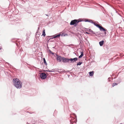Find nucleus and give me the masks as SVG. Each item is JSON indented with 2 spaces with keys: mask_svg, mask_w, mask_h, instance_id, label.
<instances>
[{
  "mask_svg": "<svg viewBox=\"0 0 124 124\" xmlns=\"http://www.w3.org/2000/svg\"><path fill=\"white\" fill-rule=\"evenodd\" d=\"M29 112L30 113V112Z\"/></svg>",
  "mask_w": 124,
  "mask_h": 124,
  "instance_id": "62",
  "label": "nucleus"
},
{
  "mask_svg": "<svg viewBox=\"0 0 124 124\" xmlns=\"http://www.w3.org/2000/svg\"><path fill=\"white\" fill-rule=\"evenodd\" d=\"M43 60L44 61V62L45 65L47 66V64L46 60L44 58H43Z\"/></svg>",
  "mask_w": 124,
  "mask_h": 124,
  "instance_id": "23",
  "label": "nucleus"
},
{
  "mask_svg": "<svg viewBox=\"0 0 124 124\" xmlns=\"http://www.w3.org/2000/svg\"><path fill=\"white\" fill-rule=\"evenodd\" d=\"M114 74H112V76H114Z\"/></svg>",
  "mask_w": 124,
  "mask_h": 124,
  "instance_id": "47",
  "label": "nucleus"
},
{
  "mask_svg": "<svg viewBox=\"0 0 124 124\" xmlns=\"http://www.w3.org/2000/svg\"><path fill=\"white\" fill-rule=\"evenodd\" d=\"M100 33V32L99 31H98V32H96V33H97L98 35H101V33Z\"/></svg>",
  "mask_w": 124,
  "mask_h": 124,
  "instance_id": "34",
  "label": "nucleus"
},
{
  "mask_svg": "<svg viewBox=\"0 0 124 124\" xmlns=\"http://www.w3.org/2000/svg\"><path fill=\"white\" fill-rule=\"evenodd\" d=\"M29 112L30 113V112Z\"/></svg>",
  "mask_w": 124,
  "mask_h": 124,
  "instance_id": "61",
  "label": "nucleus"
},
{
  "mask_svg": "<svg viewBox=\"0 0 124 124\" xmlns=\"http://www.w3.org/2000/svg\"><path fill=\"white\" fill-rule=\"evenodd\" d=\"M39 27H38V29L37 30V31L36 33H38L39 32Z\"/></svg>",
  "mask_w": 124,
  "mask_h": 124,
  "instance_id": "39",
  "label": "nucleus"
},
{
  "mask_svg": "<svg viewBox=\"0 0 124 124\" xmlns=\"http://www.w3.org/2000/svg\"><path fill=\"white\" fill-rule=\"evenodd\" d=\"M6 63L8 64V65L9 66H11L12 67H13V66H12L9 63H8V62H6Z\"/></svg>",
  "mask_w": 124,
  "mask_h": 124,
  "instance_id": "38",
  "label": "nucleus"
},
{
  "mask_svg": "<svg viewBox=\"0 0 124 124\" xmlns=\"http://www.w3.org/2000/svg\"><path fill=\"white\" fill-rule=\"evenodd\" d=\"M96 22L97 23L98 22L97 21L95 22L94 21L92 20V22H91V23L93 24L94 25L98 28L100 29L101 28V26H102L101 24H98L97 23L95 22Z\"/></svg>",
  "mask_w": 124,
  "mask_h": 124,
  "instance_id": "3",
  "label": "nucleus"
},
{
  "mask_svg": "<svg viewBox=\"0 0 124 124\" xmlns=\"http://www.w3.org/2000/svg\"><path fill=\"white\" fill-rule=\"evenodd\" d=\"M122 79L121 77H119L116 79V82L118 84H119L122 82Z\"/></svg>",
  "mask_w": 124,
  "mask_h": 124,
  "instance_id": "12",
  "label": "nucleus"
},
{
  "mask_svg": "<svg viewBox=\"0 0 124 124\" xmlns=\"http://www.w3.org/2000/svg\"><path fill=\"white\" fill-rule=\"evenodd\" d=\"M61 35V33H57L54 35H53L54 37V38H60Z\"/></svg>",
  "mask_w": 124,
  "mask_h": 124,
  "instance_id": "10",
  "label": "nucleus"
},
{
  "mask_svg": "<svg viewBox=\"0 0 124 124\" xmlns=\"http://www.w3.org/2000/svg\"><path fill=\"white\" fill-rule=\"evenodd\" d=\"M46 35V34L45 32V30L44 29V30H43V32H42V35H43L44 37H45Z\"/></svg>",
  "mask_w": 124,
  "mask_h": 124,
  "instance_id": "22",
  "label": "nucleus"
},
{
  "mask_svg": "<svg viewBox=\"0 0 124 124\" xmlns=\"http://www.w3.org/2000/svg\"><path fill=\"white\" fill-rule=\"evenodd\" d=\"M82 63V62H79L77 63V66H80L81 64Z\"/></svg>",
  "mask_w": 124,
  "mask_h": 124,
  "instance_id": "27",
  "label": "nucleus"
},
{
  "mask_svg": "<svg viewBox=\"0 0 124 124\" xmlns=\"http://www.w3.org/2000/svg\"><path fill=\"white\" fill-rule=\"evenodd\" d=\"M31 34V32H30L29 33H27V34L26 35V36H27V38L26 39H28V38H29L30 37V35Z\"/></svg>",
  "mask_w": 124,
  "mask_h": 124,
  "instance_id": "19",
  "label": "nucleus"
},
{
  "mask_svg": "<svg viewBox=\"0 0 124 124\" xmlns=\"http://www.w3.org/2000/svg\"><path fill=\"white\" fill-rule=\"evenodd\" d=\"M78 20V21H81L79 22H83L84 21L83 20H82L81 19H79Z\"/></svg>",
  "mask_w": 124,
  "mask_h": 124,
  "instance_id": "33",
  "label": "nucleus"
},
{
  "mask_svg": "<svg viewBox=\"0 0 124 124\" xmlns=\"http://www.w3.org/2000/svg\"><path fill=\"white\" fill-rule=\"evenodd\" d=\"M68 35L67 33H62L61 36H67Z\"/></svg>",
  "mask_w": 124,
  "mask_h": 124,
  "instance_id": "25",
  "label": "nucleus"
},
{
  "mask_svg": "<svg viewBox=\"0 0 124 124\" xmlns=\"http://www.w3.org/2000/svg\"><path fill=\"white\" fill-rule=\"evenodd\" d=\"M75 116H76V118L77 117V116H76V115H75Z\"/></svg>",
  "mask_w": 124,
  "mask_h": 124,
  "instance_id": "57",
  "label": "nucleus"
},
{
  "mask_svg": "<svg viewBox=\"0 0 124 124\" xmlns=\"http://www.w3.org/2000/svg\"><path fill=\"white\" fill-rule=\"evenodd\" d=\"M73 118V119H71L70 121V123L73 124V123H76L77 121V119H75L74 117Z\"/></svg>",
  "mask_w": 124,
  "mask_h": 124,
  "instance_id": "11",
  "label": "nucleus"
},
{
  "mask_svg": "<svg viewBox=\"0 0 124 124\" xmlns=\"http://www.w3.org/2000/svg\"><path fill=\"white\" fill-rule=\"evenodd\" d=\"M15 41H17V42H18V43H16V45L17 46H18L19 44L20 45V43L19 42H20V41H19V39H15Z\"/></svg>",
  "mask_w": 124,
  "mask_h": 124,
  "instance_id": "16",
  "label": "nucleus"
},
{
  "mask_svg": "<svg viewBox=\"0 0 124 124\" xmlns=\"http://www.w3.org/2000/svg\"><path fill=\"white\" fill-rule=\"evenodd\" d=\"M104 48L105 49L108 50L109 49V47L107 45L104 44L103 46Z\"/></svg>",
  "mask_w": 124,
  "mask_h": 124,
  "instance_id": "15",
  "label": "nucleus"
},
{
  "mask_svg": "<svg viewBox=\"0 0 124 124\" xmlns=\"http://www.w3.org/2000/svg\"><path fill=\"white\" fill-rule=\"evenodd\" d=\"M51 70H49V69L46 70H44V71H46V72H51L52 71Z\"/></svg>",
  "mask_w": 124,
  "mask_h": 124,
  "instance_id": "36",
  "label": "nucleus"
},
{
  "mask_svg": "<svg viewBox=\"0 0 124 124\" xmlns=\"http://www.w3.org/2000/svg\"><path fill=\"white\" fill-rule=\"evenodd\" d=\"M116 78V77H115L114 78H113L114 79H115Z\"/></svg>",
  "mask_w": 124,
  "mask_h": 124,
  "instance_id": "53",
  "label": "nucleus"
},
{
  "mask_svg": "<svg viewBox=\"0 0 124 124\" xmlns=\"http://www.w3.org/2000/svg\"><path fill=\"white\" fill-rule=\"evenodd\" d=\"M18 20H20V19H18L17 18L16 19H14L13 20L14 21H18Z\"/></svg>",
  "mask_w": 124,
  "mask_h": 124,
  "instance_id": "35",
  "label": "nucleus"
},
{
  "mask_svg": "<svg viewBox=\"0 0 124 124\" xmlns=\"http://www.w3.org/2000/svg\"><path fill=\"white\" fill-rule=\"evenodd\" d=\"M68 77H69V76H70V75H68Z\"/></svg>",
  "mask_w": 124,
  "mask_h": 124,
  "instance_id": "55",
  "label": "nucleus"
},
{
  "mask_svg": "<svg viewBox=\"0 0 124 124\" xmlns=\"http://www.w3.org/2000/svg\"><path fill=\"white\" fill-rule=\"evenodd\" d=\"M46 16H48V15L47 14H45Z\"/></svg>",
  "mask_w": 124,
  "mask_h": 124,
  "instance_id": "52",
  "label": "nucleus"
},
{
  "mask_svg": "<svg viewBox=\"0 0 124 124\" xmlns=\"http://www.w3.org/2000/svg\"><path fill=\"white\" fill-rule=\"evenodd\" d=\"M108 4V5H109V6H111H111L109 4Z\"/></svg>",
  "mask_w": 124,
  "mask_h": 124,
  "instance_id": "51",
  "label": "nucleus"
},
{
  "mask_svg": "<svg viewBox=\"0 0 124 124\" xmlns=\"http://www.w3.org/2000/svg\"><path fill=\"white\" fill-rule=\"evenodd\" d=\"M85 40L87 42H88V43H89V42L87 39L85 38Z\"/></svg>",
  "mask_w": 124,
  "mask_h": 124,
  "instance_id": "41",
  "label": "nucleus"
},
{
  "mask_svg": "<svg viewBox=\"0 0 124 124\" xmlns=\"http://www.w3.org/2000/svg\"><path fill=\"white\" fill-rule=\"evenodd\" d=\"M118 83H113L112 84V87H113L114 86H115V85H117L118 84Z\"/></svg>",
  "mask_w": 124,
  "mask_h": 124,
  "instance_id": "28",
  "label": "nucleus"
},
{
  "mask_svg": "<svg viewBox=\"0 0 124 124\" xmlns=\"http://www.w3.org/2000/svg\"><path fill=\"white\" fill-rule=\"evenodd\" d=\"M104 41L103 40H102L99 42V43L100 46H102L104 45Z\"/></svg>",
  "mask_w": 124,
  "mask_h": 124,
  "instance_id": "14",
  "label": "nucleus"
},
{
  "mask_svg": "<svg viewBox=\"0 0 124 124\" xmlns=\"http://www.w3.org/2000/svg\"><path fill=\"white\" fill-rule=\"evenodd\" d=\"M85 33L86 34H90V33H89L88 32H87L86 31V32H85Z\"/></svg>",
  "mask_w": 124,
  "mask_h": 124,
  "instance_id": "44",
  "label": "nucleus"
},
{
  "mask_svg": "<svg viewBox=\"0 0 124 124\" xmlns=\"http://www.w3.org/2000/svg\"><path fill=\"white\" fill-rule=\"evenodd\" d=\"M81 52V54L78 57V58H82L84 55V54L83 52Z\"/></svg>",
  "mask_w": 124,
  "mask_h": 124,
  "instance_id": "20",
  "label": "nucleus"
},
{
  "mask_svg": "<svg viewBox=\"0 0 124 124\" xmlns=\"http://www.w3.org/2000/svg\"><path fill=\"white\" fill-rule=\"evenodd\" d=\"M90 76L92 77L93 76L94 72L93 71H90L89 73Z\"/></svg>",
  "mask_w": 124,
  "mask_h": 124,
  "instance_id": "17",
  "label": "nucleus"
},
{
  "mask_svg": "<svg viewBox=\"0 0 124 124\" xmlns=\"http://www.w3.org/2000/svg\"><path fill=\"white\" fill-rule=\"evenodd\" d=\"M57 56L56 59L57 61L59 62H61L62 60L63 57H62L61 56H59L58 55L56 54Z\"/></svg>",
  "mask_w": 124,
  "mask_h": 124,
  "instance_id": "7",
  "label": "nucleus"
},
{
  "mask_svg": "<svg viewBox=\"0 0 124 124\" xmlns=\"http://www.w3.org/2000/svg\"><path fill=\"white\" fill-rule=\"evenodd\" d=\"M40 64L41 65V66L42 67H43L44 68V65H43V63H41V62H40ZM43 68L44 69V68Z\"/></svg>",
  "mask_w": 124,
  "mask_h": 124,
  "instance_id": "37",
  "label": "nucleus"
},
{
  "mask_svg": "<svg viewBox=\"0 0 124 124\" xmlns=\"http://www.w3.org/2000/svg\"><path fill=\"white\" fill-rule=\"evenodd\" d=\"M48 51H49V53L50 54H52V55L54 54V53H53V52H52L49 49Z\"/></svg>",
  "mask_w": 124,
  "mask_h": 124,
  "instance_id": "30",
  "label": "nucleus"
},
{
  "mask_svg": "<svg viewBox=\"0 0 124 124\" xmlns=\"http://www.w3.org/2000/svg\"><path fill=\"white\" fill-rule=\"evenodd\" d=\"M34 67V68H36V67Z\"/></svg>",
  "mask_w": 124,
  "mask_h": 124,
  "instance_id": "59",
  "label": "nucleus"
},
{
  "mask_svg": "<svg viewBox=\"0 0 124 124\" xmlns=\"http://www.w3.org/2000/svg\"><path fill=\"white\" fill-rule=\"evenodd\" d=\"M110 79H111V78L110 77L108 78V81H110Z\"/></svg>",
  "mask_w": 124,
  "mask_h": 124,
  "instance_id": "43",
  "label": "nucleus"
},
{
  "mask_svg": "<svg viewBox=\"0 0 124 124\" xmlns=\"http://www.w3.org/2000/svg\"><path fill=\"white\" fill-rule=\"evenodd\" d=\"M12 41L13 42H15V41H13V40H12Z\"/></svg>",
  "mask_w": 124,
  "mask_h": 124,
  "instance_id": "49",
  "label": "nucleus"
},
{
  "mask_svg": "<svg viewBox=\"0 0 124 124\" xmlns=\"http://www.w3.org/2000/svg\"><path fill=\"white\" fill-rule=\"evenodd\" d=\"M80 21H78V19H75L71 20L70 23V25H73L75 27H76L77 26L78 23Z\"/></svg>",
  "mask_w": 124,
  "mask_h": 124,
  "instance_id": "2",
  "label": "nucleus"
},
{
  "mask_svg": "<svg viewBox=\"0 0 124 124\" xmlns=\"http://www.w3.org/2000/svg\"><path fill=\"white\" fill-rule=\"evenodd\" d=\"M54 69H53L51 70H51V71H52L51 72H54Z\"/></svg>",
  "mask_w": 124,
  "mask_h": 124,
  "instance_id": "42",
  "label": "nucleus"
},
{
  "mask_svg": "<svg viewBox=\"0 0 124 124\" xmlns=\"http://www.w3.org/2000/svg\"><path fill=\"white\" fill-rule=\"evenodd\" d=\"M87 42V44H89V45L90 44L89 43H88V42Z\"/></svg>",
  "mask_w": 124,
  "mask_h": 124,
  "instance_id": "54",
  "label": "nucleus"
},
{
  "mask_svg": "<svg viewBox=\"0 0 124 124\" xmlns=\"http://www.w3.org/2000/svg\"><path fill=\"white\" fill-rule=\"evenodd\" d=\"M47 37H51L50 38H49L50 39H54V37L53 35L52 36H47Z\"/></svg>",
  "mask_w": 124,
  "mask_h": 124,
  "instance_id": "32",
  "label": "nucleus"
},
{
  "mask_svg": "<svg viewBox=\"0 0 124 124\" xmlns=\"http://www.w3.org/2000/svg\"><path fill=\"white\" fill-rule=\"evenodd\" d=\"M13 83L14 85L17 89H21L22 87V83L18 78H14L13 79Z\"/></svg>",
  "mask_w": 124,
  "mask_h": 124,
  "instance_id": "1",
  "label": "nucleus"
},
{
  "mask_svg": "<svg viewBox=\"0 0 124 124\" xmlns=\"http://www.w3.org/2000/svg\"><path fill=\"white\" fill-rule=\"evenodd\" d=\"M39 74H40V77L42 79H45L47 77V75L45 73H42Z\"/></svg>",
  "mask_w": 124,
  "mask_h": 124,
  "instance_id": "4",
  "label": "nucleus"
},
{
  "mask_svg": "<svg viewBox=\"0 0 124 124\" xmlns=\"http://www.w3.org/2000/svg\"><path fill=\"white\" fill-rule=\"evenodd\" d=\"M57 69V70H61V69Z\"/></svg>",
  "mask_w": 124,
  "mask_h": 124,
  "instance_id": "46",
  "label": "nucleus"
},
{
  "mask_svg": "<svg viewBox=\"0 0 124 124\" xmlns=\"http://www.w3.org/2000/svg\"><path fill=\"white\" fill-rule=\"evenodd\" d=\"M112 79L113 80V78H112Z\"/></svg>",
  "mask_w": 124,
  "mask_h": 124,
  "instance_id": "60",
  "label": "nucleus"
},
{
  "mask_svg": "<svg viewBox=\"0 0 124 124\" xmlns=\"http://www.w3.org/2000/svg\"><path fill=\"white\" fill-rule=\"evenodd\" d=\"M53 48H55V47H53Z\"/></svg>",
  "mask_w": 124,
  "mask_h": 124,
  "instance_id": "56",
  "label": "nucleus"
},
{
  "mask_svg": "<svg viewBox=\"0 0 124 124\" xmlns=\"http://www.w3.org/2000/svg\"><path fill=\"white\" fill-rule=\"evenodd\" d=\"M46 41H47V43H48L49 42V41L50 40L49 38L47 36H46Z\"/></svg>",
  "mask_w": 124,
  "mask_h": 124,
  "instance_id": "26",
  "label": "nucleus"
},
{
  "mask_svg": "<svg viewBox=\"0 0 124 124\" xmlns=\"http://www.w3.org/2000/svg\"><path fill=\"white\" fill-rule=\"evenodd\" d=\"M100 31H103L104 32V33L105 34L104 36H106L107 34V30L102 26H101V28L99 29Z\"/></svg>",
  "mask_w": 124,
  "mask_h": 124,
  "instance_id": "6",
  "label": "nucleus"
},
{
  "mask_svg": "<svg viewBox=\"0 0 124 124\" xmlns=\"http://www.w3.org/2000/svg\"><path fill=\"white\" fill-rule=\"evenodd\" d=\"M32 91L33 92V95H35L37 93V91L35 89H33L32 90Z\"/></svg>",
  "mask_w": 124,
  "mask_h": 124,
  "instance_id": "21",
  "label": "nucleus"
},
{
  "mask_svg": "<svg viewBox=\"0 0 124 124\" xmlns=\"http://www.w3.org/2000/svg\"><path fill=\"white\" fill-rule=\"evenodd\" d=\"M57 113V111H56L55 110L54 111V113L53 114L54 116H55L56 115V114Z\"/></svg>",
  "mask_w": 124,
  "mask_h": 124,
  "instance_id": "31",
  "label": "nucleus"
},
{
  "mask_svg": "<svg viewBox=\"0 0 124 124\" xmlns=\"http://www.w3.org/2000/svg\"><path fill=\"white\" fill-rule=\"evenodd\" d=\"M19 51H20V52H21V49H19Z\"/></svg>",
  "mask_w": 124,
  "mask_h": 124,
  "instance_id": "50",
  "label": "nucleus"
},
{
  "mask_svg": "<svg viewBox=\"0 0 124 124\" xmlns=\"http://www.w3.org/2000/svg\"><path fill=\"white\" fill-rule=\"evenodd\" d=\"M78 60V58L76 57L74 58H70V61L71 63L76 62Z\"/></svg>",
  "mask_w": 124,
  "mask_h": 124,
  "instance_id": "8",
  "label": "nucleus"
},
{
  "mask_svg": "<svg viewBox=\"0 0 124 124\" xmlns=\"http://www.w3.org/2000/svg\"><path fill=\"white\" fill-rule=\"evenodd\" d=\"M85 40L87 42H88V43H89V42L87 39L85 38Z\"/></svg>",
  "mask_w": 124,
  "mask_h": 124,
  "instance_id": "40",
  "label": "nucleus"
},
{
  "mask_svg": "<svg viewBox=\"0 0 124 124\" xmlns=\"http://www.w3.org/2000/svg\"><path fill=\"white\" fill-rule=\"evenodd\" d=\"M26 112L29 113V112H28V111H26Z\"/></svg>",
  "mask_w": 124,
  "mask_h": 124,
  "instance_id": "58",
  "label": "nucleus"
},
{
  "mask_svg": "<svg viewBox=\"0 0 124 124\" xmlns=\"http://www.w3.org/2000/svg\"><path fill=\"white\" fill-rule=\"evenodd\" d=\"M56 71V72H58L59 73H61V72H64V73H66V72H69V70H67V71H65L64 70H62L61 71Z\"/></svg>",
  "mask_w": 124,
  "mask_h": 124,
  "instance_id": "18",
  "label": "nucleus"
},
{
  "mask_svg": "<svg viewBox=\"0 0 124 124\" xmlns=\"http://www.w3.org/2000/svg\"><path fill=\"white\" fill-rule=\"evenodd\" d=\"M84 20H83L85 22H89L91 23V22H92V20L89 19L87 18H85L84 19Z\"/></svg>",
  "mask_w": 124,
  "mask_h": 124,
  "instance_id": "13",
  "label": "nucleus"
},
{
  "mask_svg": "<svg viewBox=\"0 0 124 124\" xmlns=\"http://www.w3.org/2000/svg\"><path fill=\"white\" fill-rule=\"evenodd\" d=\"M2 49V47H0V50H1Z\"/></svg>",
  "mask_w": 124,
  "mask_h": 124,
  "instance_id": "48",
  "label": "nucleus"
},
{
  "mask_svg": "<svg viewBox=\"0 0 124 124\" xmlns=\"http://www.w3.org/2000/svg\"><path fill=\"white\" fill-rule=\"evenodd\" d=\"M92 33L94 34H96L97 33H96V32H95L94 31H93Z\"/></svg>",
  "mask_w": 124,
  "mask_h": 124,
  "instance_id": "45",
  "label": "nucleus"
},
{
  "mask_svg": "<svg viewBox=\"0 0 124 124\" xmlns=\"http://www.w3.org/2000/svg\"><path fill=\"white\" fill-rule=\"evenodd\" d=\"M70 61V59L63 57L62 62L64 63L69 62Z\"/></svg>",
  "mask_w": 124,
  "mask_h": 124,
  "instance_id": "9",
  "label": "nucleus"
},
{
  "mask_svg": "<svg viewBox=\"0 0 124 124\" xmlns=\"http://www.w3.org/2000/svg\"><path fill=\"white\" fill-rule=\"evenodd\" d=\"M40 34H37L35 35V39H37V38H39V36Z\"/></svg>",
  "mask_w": 124,
  "mask_h": 124,
  "instance_id": "24",
  "label": "nucleus"
},
{
  "mask_svg": "<svg viewBox=\"0 0 124 124\" xmlns=\"http://www.w3.org/2000/svg\"><path fill=\"white\" fill-rule=\"evenodd\" d=\"M81 35L82 34H80L79 35L77 36L79 39V40H78V42H79V45H80L82 43V41L83 40V38Z\"/></svg>",
  "mask_w": 124,
  "mask_h": 124,
  "instance_id": "5",
  "label": "nucleus"
},
{
  "mask_svg": "<svg viewBox=\"0 0 124 124\" xmlns=\"http://www.w3.org/2000/svg\"><path fill=\"white\" fill-rule=\"evenodd\" d=\"M85 29H87L88 30H87V31H89V32H91L93 33V31L90 29H89V28H88V29L85 28Z\"/></svg>",
  "mask_w": 124,
  "mask_h": 124,
  "instance_id": "29",
  "label": "nucleus"
}]
</instances>
